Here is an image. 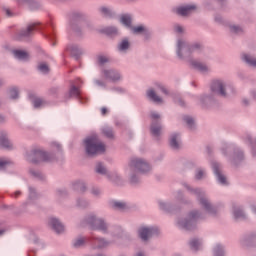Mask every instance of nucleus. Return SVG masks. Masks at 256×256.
<instances>
[{
	"label": "nucleus",
	"instance_id": "21",
	"mask_svg": "<svg viewBox=\"0 0 256 256\" xmlns=\"http://www.w3.org/2000/svg\"><path fill=\"white\" fill-rule=\"evenodd\" d=\"M79 95H81L79 88L72 86L69 91V97H79Z\"/></svg>",
	"mask_w": 256,
	"mask_h": 256
},
{
	"label": "nucleus",
	"instance_id": "3",
	"mask_svg": "<svg viewBox=\"0 0 256 256\" xmlns=\"http://www.w3.org/2000/svg\"><path fill=\"white\" fill-rule=\"evenodd\" d=\"M130 169L140 171V173H147L151 169L149 164L141 159H133L130 162Z\"/></svg>",
	"mask_w": 256,
	"mask_h": 256
},
{
	"label": "nucleus",
	"instance_id": "20",
	"mask_svg": "<svg viewBox=\"0 0 256 256\" xmlns=\"http://www.w3.org/2000/svg\"><path fill=\"white\" fill-rule=\"evenodd\" d=\"M170 145L172 149H179V142L177 141V134L172 135L170 139Z\"/></svg>",
	"mask_w": 256,
	"mask_h": 256
},
{
	"label": "nucleus",
	"instance_id": "1",
	"mask_svg": "<svg viewBox=\"0 0 256 256\" xmlns=\"http://www.w3.org/2000/svg\"><path fill=\"white\" fill-rule=\"evenodd\" d=\"M84 143L87 155L93 156L105 153V144L97 136L86 138Z\"/></svg>",
	"mask_w": 256,
	"mask_h": 256
},
{
	"label": "nucleus",
	"instance_id": "22",
	"mask_svg": "<svg viewBox=\"0 0 256 256\" xmlns=\"http://www.w3.org/2000/svg\"><path fill=\"white\" fill-rule=\"evenodd\" d=\"M32 103L36 109H38V107H43V105H45V101L41 98H34L32 100Z\"/></svg>",
	"mask_w": 256,
	"mask_h": 256
},
{
	"label": "nucleus",
	"instance_id": "16",
	"mask_svg": "<svg viewBox=\"0 0 256 256\" xmlns=\"http://www.w3.org/2000/svg\"><path fill=\"white\" fill-rule=\"evenodd\" d=\"M94 245L96 247H98V249H103V247H107V245H109V242H107L101 238H96L94 240Z\"/></svg>",
	"mask_w": 256,
	"mask_h": 256
},
{
	"label": "nucleus",
	"instance_id": "34",
	"mask_svg": "<svg viewBox=\"0 0 256 256\" xmlns=\"http://www.w3.org/2000/svg\"><path fill=\"white\" fill-rule=\"evenodd\" d=\"M185 45V42L179 40L178 41V56L181 57V50L183 49V46Z\"/></svg>",
	"mask_w": 256,
	"mask_h": 256
},
{
	"label": "nucleus",
	"instance_id": "37",
	"mask_svg": "<svg viewBox=\"0 0 256 256\" xmlns=\"http://www.w3.org/2000/svg\"><path fill=\"white\" fill-rule=\"evenodd\" d=\"M106 33H108V35H113V34L117 33V28H115V27L107 28Z\"/></svg>",
	"mask_w": 256,
	"mask_h": 256
},
{
	"label": "nucleus",
	"instance_id": "29",
	"mask_svg": "<svg viewBox=\"0 0 256 256\" xmlns=\"http://www.w3.org/2000/svg\"><path fill=\"white\" fill-rule=\"evenodd\" d=\"M234 217H235V219H241V218L245 217V214H243V211H241V210H235Z\"/></svg>",
	"mask_w": 256,
	"mask_h": 256
},
{
	"label": "nucleus",
	"instance_id": "50",
	"mask_svg": "<svg viewBox=\"0 0 256 256\" xmlns=\"http://www.w3.org/2000/svg\"><path fill=\"white\" fill-rule=\"evenodd\" d=\"M18 195H21V192H20V191H16V192L14 193V197H17Z\"/></svg>",
	"mask_w": 256,
	"mask_h": 256
},
{
	"label": "nucleus",
	"instance_id": "18",
	"mask_svg": "<svg viewBox=\"0 0 256 256\" xmlns=\"http://www.w3.org/2000/svg\"><path fill=\"white\" fill-rule=\"evenodd\" d=\"M0 145L6 149H11V147H13L9 139H7L5 136L0 137Z\"/></svg>",
	"mask_w": 256,
	"mask_h": 256
},
{
	"label": "nucleus",
	"instance_id": "17",
	"mask_svg": "<svg viewBox=\"0 0 256 256\" xmlns=\"http://www.w3.org/2000/svg\"><path fill=\"white\" fill-rule=\"evenodd\" d=\"M120 22L122 25H125L126 27H131V16L124 14L120 18Z\"/></svg>",
	"mask_w": 256,
	"mask_h": 256
},
{
	"label": "nucleus",
	"instance_id": "38",
	"mask_svg": "<svg viewBox=\"0 0 256 256\" xmlns=\"http://www.w3.org/2000/svg\"><path fill=\"white\" fill-rule=\"evenodd\" d=\"M107 61H109V59L105 56L98 57V62L100 63V65H103V63H107Z\"/></svg>",
	"mask_w": 256,
	"mask_h": 256
},
{
	"label": "nucleus",
	"instance_id": "48",
	"mask_svg": "<svg viewBox=\"0 0 256 256\" xmlns=\"http://www.w3.org/2000/svg\"><path fill=\"white\" fill-rule=\"evenodd\" d=\"M101 113H102V115H106L107 114V108H102Z\"/></svg>",
	"mask_w": 256,
	"mask_h": 256
},
{
	"label": "nucleus",
	"instance_id": "35",
	"mask_svg": "<svg viewBox=\"0 0 256 256\" xmlns=\"http://www.w3.org/2000/svg\"><path fill=\"white\" fill-rule=\"evenodd\" d=\"M184 121L187 123V125H189V127H193V118L189 117V116H186L184 117Z\"/></svg>",
	"mask_w": 256,
	"mask_h": 256
},
{
	"label": "nucleus",
	"instance_id": "33",
	"mask_svg": "<svg viewBox=\"0 0 256 256\" xmlns=\"http://www.w3.org/2000/svg\"><path fill=\"white\" fill-rule=\"evenodd\" d=\"M201 205H203V207H205V209H209L211 207V205L209 204V201H207V199L202 198L200 200Z\"/></svg>",
	"mask_w": 256,
	"mask_h": 256
},
{
	"label": "nucleus",
	"instance_id": "7",
	"mask_svg": "<svg viewBox=\"0 0 256 256\" xmlns=\"http://www.w3.org/2000/svg\"><path fill=\"white\" fill-rule=\"evenodd\" d=\"M212 167H213V171H214L219 183H221L222 185H227V178H225V176H223V174H221V168H220L219 164L213 163Z\"/></svg>",
	"mask_w": 256,
	"mask_h": 256
},
{
	"label": "nucleus",
	"instance_id": "25",
	"mask_svg": "<svg viewBox=\"0 0 256 256\" xmlns=\"http://www.w3.org/2000/svg\"><path fill=\"white\" fill-rule=\"evenodd\" d=\"M105 137H108V139H113V130L109 127H105L102 130Z\"/></svg>",
	"mask_w": 256,
	"mask_h": 256
},
{
	"label": "nucleus",
	"instance_id": "5",
	"mask_svg": "<svg viewBox=\"0 0 256 256\" xmlns=\"http://www.w3.org/2000/svg\"><path fill=\"white\" fill-rule=\"evenodd\" d=\"M211 89H212V91L214 93H218L222 97H225V95H226V93H225V85L220 80H215L212 83Z\"/></svg>",
	"mask_w": 256,
	"mask_h": 256
},
{
	"label": "nucleus",
	"instance_id": "14",
	"mask_svg": "<svg viewBox=\"0 0 256 256\" xmlns=\"http://www.w3.org/2000/svg\"><path fill=\"white\" fill-rule=\"evenodd\" d=\"M33 31H37V23L30 24L26 31L22 33L23 37H29L33 33Z\"/></svg>",
	"mask_w": 256,
	"mask_h": 256
},
{
	"label": "nucleus",
	"instance_id": "2",
	"mask_svg": "<svg viewBox=\"0 0 256 256\" xmlns=\"http://www.w3.org/2000/svg\"><path fill=\"white\" fill-rule=\"evenodd\" d=\"M29 161L32 163H41L42 161H51V155L47 154L41 149L34 150L30 156Z\"/></svg>",
	"mask_w": 256,
	"mask_h": 256
},
{
	"label": "nucleus",
	"instance_id": "43",
	"mask_svg": "<svg viewBox=\"0 0 256 256\" xmlns=\"http://www.w3.org/2000/svg\"><path fill=\"white\" fill-rule=\"evenodd\" d=\"M5 14L7 15V17H13V13H11V10L9 9L5 10Z\"/></svg>",
	"mask_w": 256,
	"mask_h": 256
},
{
	"label": "nucleus",
	"instance_id": "49",
	"mask_svg": "<svg viewBox=\"0 0 256 256\" xmlns=\"http://www.w3.org/2000/svg\"><path fill=\"white\" fill-rule=\"evenodd\" d=\"M192 219H195L197 217V212L191 213Z\"/></svg>",
	"mask_w": 256,
	"mask_h": 256
},
{
	"label": "nucleus",
	"instance_id": "36",
	"mask_svg": "<svg viewBox=\"0 0 256 256\" xmlns=\"http://www.w3.org/2000/svg\"><path fill=\"white\" fill-rule=\"evenodd\" d=\"M84 243H85V239L80 238V239L75 241L74 247H81V245H84Z\"/></svg>",
	"mask_w": 256,
	"mask_h": 256
},
{
	"label": "nucleus",
	"instance_id": "10",
	"mask_svg": "<svg viewBox=\"0 0 256 256\" xmlns=\"http://www.w3.org/2000/svg\"><path fill=\"white\" fill-rule=\"evenodd\" d=\"M89 223L94 225L95 229H98L99 231H107V224H105L101 219L91 218Z\"/></svg>",
	"mask_w": 256,
	"mask_h": 256
},
{
	"label": "nucleus",
	"instance_id": "23",
	"mask_svg": "<svg viewBox=\"0 0 256 256\" xmlns=\"http://www.w3.org/2000/svg\"><path fill=\"white\" fill-rule=\"evenodd\" d=\"M129 49V40L124 39L119 45V51H127Z\"/></svg>",
	"mask_w": 256,
	"mask_h": 256
},
{
	"label": "nucleus",
	"instance_id": "47",
	"mask_svg": "<svg viewBox=\"0 0 256 256\" xmlns=\"http://www.w3.org/2000/svg\"><path fill=\"white\" fill-rule=\"evenodd\" d=\"M222 247L220 245L216 246V255H219V251H222Z\"/></svg>",
	"mask_w": 256,
	"mask_h": 256
},
{
	"label": "nucleus",
	"instance_id": "19",
	"mask_svg": "<svg viewBox=\"0 0 256 256\" xmlns=\"http://www.w3.org/2000/svg\"><path fill=\"white\" fill-rule=\"evenodd\" d=\"M151 133L154 137H159L161 135V126H157V124H152Z\"/></svg>",
	"mask_w": 256,
	"mask_h": 256
},
{
	"label": "nucleus",
	"instance_id": "12",
	"mask_svg": "<svg viewBox=\"0 0 256 256\" xmlns=\"http://www.w3.org/2000/svg\"><path fill=\"white\" fill-rule=\"evenodd\" d=\"M191 65H192V67H194V69H197L198 71H201L202 73H205V71L209 70L207 65H205L199 61H192Z\"/></svg>",
	"mask_w": 256,
	"mask_h": 256
},
{
	"label": "nucleus",
	"instance_id": "42",
	"mask_svg": "<svg viewBox=\"0 0 256 256\" xmlns=\"http://www.w3.org/2000/svg\"><path fill=\"white\" fill-rule=\"evenodd\" d=\"M175 31H176L177 33H183V27L177 25V26H175Z\"/></svg>",
	"mask_w": 256,
	"mask_h": 256
},
{
	"label": "nucleus",
	"instance_id": "15",
	"mask_svg": "<svg viewBox=\"0 0 256 256\" xmlns=\"http://www.w3.org/2000/svg\"><path fill=\"white\" fill-rule=\"evenodd\" d=\"M242 59H243V61L248 63V65H250L251 67H256V59L255 58H253L247 54H244L242 56Z\"/></svg>",
	"mask_w": 256,
	"mask_h": 256
},
{
	"label": "nucleus",
	"instance_id": "41",
	"mask_svg": "<svg viewBox=\"0 0 256 256\" xmlns=\"http://www.w3.org/2000/svg\"><path fill=\"white\" fill-rule=\"evenodd\" d=\"M7 163H9V161H7L5 159H0V167H5V165H7Z\"/></svg>",
	"mask_w": 256,
	"mask_h": 256
},
{
	"label": "nucleus",
	"instance_id": "51",
	"mask_svg": "<svg viewBox=\"0 0 256 256\" xmlns=\"http://www.w3.org/2000/svg\"><path fill=\"white\" fill-rule=\"evenodd\" d=\"M197 48H199V45H194V46L191 48V50L193 51V49H197Z\"/></svg>",
	"mask_w": 256,
	"mask_h": 256
},
{
	"label": "nucleus",
	"instance_id": "40",
	"mask_svg": "<svg viewBox=\"0 0 256 256\" xmlns=\"http://www.w3.org/2000/svg\"><path fill=\"white\" fill-rule=\"evenodd\" d=\"M203 175H205V172L203 170H199L196 174V179H203Z\"/></svg>",
	"mask_w": 256,
	"mask_h": 256
},
{
	"label": "nucleus",
	"instance_id": "44",
	"mask_svg": "<svg viewBox=\"0 0 256 256\" xmlns=\"http://www.w3.org/2000/svg\"><path fill=\"white\" fill-rule=\"evenodd\" d=\"M159 89L162 90V93H164V95H167V89H165V87H163L162 85H159Z\"/></svg>",
	"mask_w": 256,
	"mask_h": 256
},
{
	"label": "nucleus",
	"instance_id": "6",
	"mask_svg": "<svg viewBox=\"0 0 256 256\" xmlns=\"http://www.w3.org/2000/svg\"><path fill=\"white\" fill-rule=\"evenodd\" d=\"M195 9H197V6L188 5V6L177 8L176 13L178 15H181L182 17H187V15H191V13H193V11H195Z\"/></svg>",
	"mask_w": 256,
	"mask_h": 256
},
{
	"label": "nucleus",
	"instance_id": "53",
	"mask_svg": "<svg viewBox=\"0 0 256 256\" xmlns=\"http://www.w3.org/2000/svg\"><path fill=\"white\" fill-rule=\"evenodd\" d=\"M96 83H97V85H101V82H99V81H96Z\"/></svg>",
	"mask_w": 256,
	"mask_h": 256
},
{
	"label": "nucleus",
	"instance_id": "28",
	"mask_svg": "<svg viewBox=\"0 0 256 256\" xmlns=\"http://www.w3.org/2000/svg\"><path fill=\"white\" fill-rule=\"evenodd\" d=\"M113 207H115V209H125L126 204L123 202H114Z\"/></svg>",
	"mask_w": 256,
	"mask_h": 256
},
{
	"label": "nucleus",
	"instance_id": "24",
	"mask_svg": "<svg viewBox=\"0 0 256 256\" xmlns=\"http://www.w3.org/2000/svg\"><path fill=\"white\" fill-rule=\"evenodd\" d=\"M38 70L40 71V73H48L49 72V65H47V63H40L38 65Z\"/></svg>",
	"mask_w": 256,
	"mask_h": 256
},
{
	"label": "nucleus",
	"instance_id": "11",
	"mask_svg": "<svg viewBox=\"0 0 256 256\" xmlns=\"http://www.w3.org/2000/svg\"><path fill=\"white\" fill-rule=\"evenodd\" d=\"M14 57L19 59L20 61H27L29 59V53L23 50H14L13 51Z\"/></svg>",
	"mask_w": 256,
	"mask_h": 256
},
{
	"label": "nucleus",
	"instance_id": "13",
	"mask_svg": "<svg viewBox=\"0 0 256 256\" xmlns=\"http://www.w3.org/2000/svg\"><path fill=\"white\" fill-rule=\"evenodd\" d=\"M147 96L149 97V99L154 101V103H162L163 101L159 96H157L154 90H148Z\"/></svg>",
	"mask_w": 256,
	"mask_h": 256
},
{
	"label": "nucleus",
	"instance_id": "52",
	"mask_svg": "<svg viewBox=\"0 0 256 256\" xmlns=\"http://www.w3.org/2000/svg\"><path fill=\"white\" fill-rule=\"evenodd\" d=\"M5 233V229H0V235H3Z\"/></svg>",
	"mask_w": 256,
	"mask_h": 256
},
{
	"label": "nucleus",
	"instance_id": "54",
	"mask_svg": "<svg viewBox=\"0 0 256 256\" xmlns=\"http://www.w3.org/2000/svg\"><path fill=\"white\" fill-rule=\"evenodd\" d=\"M131 181L133 182V178L131 179Z\"/></svg>",
	"mask_w": 256,
	"mask_h": 256
},
{
	"label": "nucleus",
	"instance_id": "8",
	"mask_svg": "<svg viewBox=\"0 0 256 256\" xmlns=\"http://www.w3.org/2000/svg\"><path fill=\"white\" fill-rule=\"evenodd\" d=\"M49 225L56 233H63V231H65L63 224H61V222H59V220L56 218H50Z\"/></svg>",
	"mask_w": 256,
	"mask_h": 256
},
{
	"label": "nucleus",
	"instance_id": "39",
	"mask_svg": "<svg viewBox=\"0 0 256 256\" xmlns=\"http://www.w3.org/2000/svg\"><path fill=\"white\" fill-rule=\"evenodd\" d=\"M232 33H241L242 29L239 26H231Z\"/></svg>",
	"mask_w": 256,
	"mask_h": 256
},
{
	"label": "nucleus",
	"instance_id": "26",
	"mask_svg": "<svg viewBox=\"0 0 256 256\" xmlns=\"http://www.w3.org/2000/svg\"><path fill=\"white\" fill-rule=\"evenodd\" d=\"M201 245V242H199V240H192L190 242V247L191 249H193L194 251H197V249H199V246Z\"/></svg>",
	"mask_w": 256,
	"mask_h": 256
},
{
	"label": "nucleus",
	"instance_id": "4",
	"mask_svg": "<svg viewBox=\"0 0 256 256\" xmlns=\"http://www.w3.org/2000/svg\"><path fill=\"white\" fill-rule=\"evenodd\" d=\"M157 233V228L142 227L139 229V237L142 241H147L150 237H153Z\"/></svg>",
	"mask_w": 256,
	"mask_h": 256
},
{
	"label": "nucleus",
	"instance_id": "30",
	"mask_svg": "<svg viewBox=\"0 0 256 256\" xmlns=\"http://www.w3.org/2000/svg\"><path fill=\"white\" fill-rule=\"evenodd\" d=\"M18 96H19V91H17V89L13 88L10 90V97L12 99H17Z\"/></svg>",
	"mask_w": 256,
	"mask_h": 256
},
{
	"label": "nucleus",
	"instance_id": "32",
	"mask_svg": "<svg viewBox=\"0 0 256 256\" xmlns=\"http://www.w3.org/2000/svg\"><path fill=\"white\" fill-rule=\"evenodd\" d=\"M133 33H143L145 31V27L143 26H137L132 28Z\"/></svg>",
	"mask_w": 256,
	"mask_h": 256
},
{
	"label": "nucleus",
	"instance_id": "27",
	"mask_svg": "<svg viewBox=\"0 0 256 256\" xmlns=\"http://www.w3.org/2000/svg\"><path fill=\"white\" fill-rule=\"evenodd\" d=\"M96 172L100 173L101 175H105L107 173V170L103 167L101 163H99L96 166Z\"/></svg>",
	"mask_w": 256,
	"mask_h": 256
},
{
	"label": "nucleus",
	"instance_id": "45",
	"mask_svg": "<svg viewBox=\"0 0 256 256\" xmlns=\"http://www.w3.org/2000/svg\"><path fill=\"white\" fill-rule=\"evenodd\" d=\"M151 117H152V119H159V114L153 112V113L151 114Z\"/></svg>",
	"mask_w": 256,
	"mask_h": 256
},
{
	"label": "nucleus",
	"instance_id": "31",
	"mask_svg": "<svg viewBox=\"0 0 256 256\" xmlns=\"http://www.w3.org/2000/svg\"><path fill=\"white\" fill-rule=\"evenodd\" d=\"M100 11L103 15H105V17H109V15H111V10H109V8L102 7Z\"/></svg>",
	"mask_w": 256,
	"mask_h": 256
},
{
	"label": "nucleus",
	"instance_id": "46",
	"mask_svg": "<svg viewBox=\"0 0 256 256\" xmlns=\"http://www.w3.org/2000/svg\"><path fill=\"white\" fill-rule=\"evenodd\" d=\"M189 225H191V222H185L184 224H182V226H183L185 229H190V228H189Z\"/></svg>",
	"mask_w": 256,
	"mask_h": 256
},
{
	"label": "nucleus",
	"instance_id": "9",
	"mask_svg": "<svg viewBox=\"0 0 256 256\" xmlns=\"http://www.w3.org/2000/svg\"><path fill=\"white\" fill-rule=\"evenodd\" d=\"M104 77L110 81H119L121 79L119 72L114 70H104Z\"/></svg>",
	"mask_w": 256,
	"mask_h": 256
}]
</instances>
